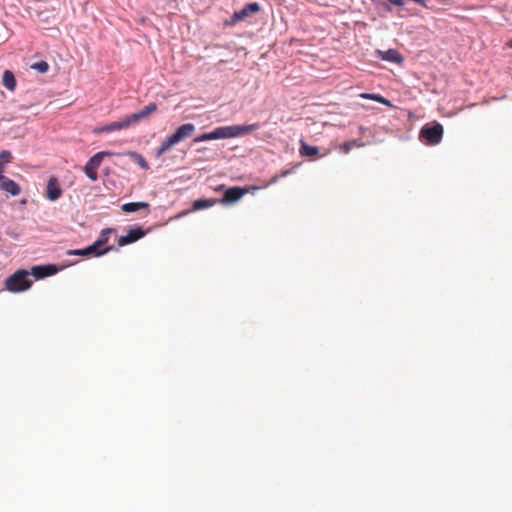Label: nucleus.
<instances>
[{"mask_svg":"<svg viewBox=\"0 0 512 512\" xmlns=\"http://www.w3.org/2000/svg\"><path fill=\"white\" fill-rule=\"evenodd\" d=\"M260 128L259 123H253L249 125H231V126H221L217 127L214 130L198 135L193 139V143H200L210 140L217 139H228V138H236L248 135L253 131H256Z\"/></svg>","mask_w":512,"mask_h":512,"instance_id":"1","label":"nucleus"},{"mask_svg":"<svg viewBox=\"0 0 512 512\" xmlns=\"http://www.w3.org/2000/svg\"><path fill=\"white\" fill-rule=\"evenodd\" d=\"M195 129L196 127L192 123H185L179 126L172 135L166 137L161 142L160 146L156 151V156H161L179 142L191 137L192 134L195 132Z\"/></svg>","mask_w":512,"mask_h":512,"instance_id":"2","label":"nucleus"},{"mask_svg":"<svg viewBox=\"0 0 512 512\" xmlns=\"http://www.w3.org/2000/svg\"><path fill=\"white\" fill-rule=\"evenodd\" d=\"M32 283L30 272L20 269L5 280V287L11 292H22L28 290Z\"/></svg>","mask_w":512,"mask_h":512,"instance_id":"3","label":"nucleus"},{"mask_svg":"<svg viewBox=\"0 0 512 512\" xmlns=\"http://www.w3.org/2000/svg\"><path fill=\"white\" fill-rule=\"evenodd\" d=\"M443 126L440 123L427 124L420 130L419 137L427 145H437L443 137Z\"/></svg>","mask_w":512,"mask_h":512,"instance_id":"4","label":"nucleus"},{"mask_svg":"<svg viewBox=\"0 0 512 512\" xmlns=\"http://www.w3.org/2000/svg\"><path fill=\"white\" fill-rule=\"evenodd\" d=\"M111 153L107 151H101L93 155L88 162L83 167V171L85 175L91 181H97L98 179V169L103 161V159L107 156H110Z\"/></svg>","mask_w":512,"mask_h":512,"instance_id":"5","label":"nucleus"},{"mask_svg":"<svg viewBox=\"0 0 512 512\" xmlns=\"http://www.w3.org/2000/svg\"><path fill=\"white\" fill-rule=\"evenodd\" d=\"M131 126H133V123L128 115L121 121H115L110 124L99 127L97 129H95L94 132L95 133L112 132V131L127 129Z\"/></svg>","mask_w":512,"mask_h":512,"instance_id":"6","label":"nucleus"},{"mask_svg":"<svg viewBox=\"0 0 512 512\" xmlns=\"http://www.w3.org/2000/svg\"><path fill=\"white\" fill-rule=\"evenodd\" d=\"M112 246H107L102 250H98L96 246L93 244L89 245L84 249L70 250L68 251L69 255H79V256H101L112 250Z\"/></svg>","mask_w":512,"mask_h":512,"instance_id":"7","label":"nucleus"},{"mask_svg":"<svg viewBox=\"0 0 512 512\" xmlns=\"http://www.w3.org/2000/svg\"><path fill=\"white\" fill-rule=\"evenodd\" d=\"M145 234L146 232L141 227H134L130 229L126 235L119 237L118 245L125 246L127 244L133 243L144 237Z\"/></svg>","mask_w":512,"mask_h":512,"instance_id":"8","label":"nucleus"},{"mask_svg":"<svg viewBox=\"0 0 512 512\" xmlns=\"http://www.w3.org/2000/svg\"><path fill=\"white\" fill-rule=\"evenodd\" d=\"M247 192H248V190L246 188H241V187L228 188L225 191L223 198L220 200V202L221 203H234V202L240 200Z\"/></svg>","mask_w":512,"mask_h":512,"instance_id":"9","label":"nucleus"},{"mask_svg":"<svg viewBox=\"0 0 512 512\" xmlns=\"http://www.w3.org/2000/svg\"><path fill=\"white\" fill-rule=\"evenodd\" d=\"M62 195V189L56 177L52 176L48 179L46 187V196L50 201H55Z\"/></svg>","mask_w":512,"mask_h":512,"instance_id":"10","label":"nucleus"},{"mask_svg":"<svg viewBox=\"0 0 512 512\" xmlns=\"http://www.w3.org/2000/svg\"><path fill=\"white\" fill-rule=\"evenodd\" d=\"M156 110H157V105L155 103H149L143 109H141L139 112L130 114L129 117H130L133 125H136L141 120L147 118L149 115H151Z\"/></svg>","mask_w":512,"mask_h":512,"instance_id":"11","label":"nucleus"},{"mask_svg":"<svg viewBox=\"0 0 512 512\" xmlns=\"http://www.w3.org/2000/svg\"><path fill=\"white\" fill-rule=\"evenodd\" d=\"M57 272V268L55 265H43V266H34L32 267L31 273L35 278L41 279L44 277L52 276Z\"/></svg>","mask_w":512,"mask_h":512,"instance_id":"12","label":"nucleus"},{"mask_svg":"<svg viewBox=\"0 0 512 512\" xmlns=\"http://www.w3.org/2000/svg\"><path fill=\"white\" fill-rule=\"evenodd\" d=\"M260 11V6L258 3L253 2L245 5L240 11L234 13L233 17L235 20L240 21L245 19L246 17L255 14Z\"/></svg>","mask_w":512,"mask_h":512,"instance_id":"13","label":"nucleus"},{"mask_svg":"<svg viewBox=\"0 0 512 512\" xmlns=\"http://www.w3.org/2000/svg\"><path fill=\"white\" fill-rule=\"evenodd\" d=\"M0 189L7 192L11 196H17L21 192L20 186L10 178H3V181L0 183Z\"/></svg>","mask_w":512,"mask_h":512,"instance_id":"14","label":"nucleus"},{"mask_svg":"<svg viewBox=\"0 0 512 512\" xmlns=\"http://www.w3.org/2000/svg\"><path fill=\"white\" fill-rule=\"evenodd\" d=\"M122 211L126 213L136 212L142 209L149 210V203L147 202H130L125 203L121 207Z\"/></svg>","mask_w":512,"mask_h":512,"instance_id":"15","label":"nucleus"},{"mask_svg":"<svg viewBox=\"0 0 512 512\" xmlns=\"http://www.w3.org/2000/svg\"><path fill=\"white\" fill-rule=\"evenodd\" d=\"M381 58L383 60L392 62V63H401L403 61L402 55L395 49H389L385 52H380Z\"/></svg>","mask_w":512,"mask_h":512,"instance_id":"16","label":"nucleus"},{"mask_svg":"<svg viewBox=\"0 0 512 512\" xmlns=\"http://www.w3.org/2000/svg\"><path fill=\"white\" fill-rule=\"evenodd\" d=\"M319 150L316 146L308 145L304 140L300 141L299 153L303 157H314L318 154Z\"/></svg>","mask_w":512,"mask_h":512,"instance_id":"17","label":"nucleus"},{"mask_svg":"<svg viewBox=\"0 0 512 512\" xmlns=\"http://www.w3.org/2000/svg\"><path fill=\"white\" fill-rule=\"evenodd\" d=\"M2 84L9 91H13L16 87V79L10 70H5L2 75Z\"/></svg>","mask_w":512,"mask_h":512,"instance_id":"18","label":"nucleus"},{"mask_svg":"<svg viewBox=\"0 0 512 512\" xmlns=\"http://www.w3.org/2000/svg\"><path fill=\"white\" fill-rule=\"evenodd\" d=\"M218 200L216 199H198L193 203V210H201L214 206Z\"/></svg>","mask_w":512,"mask_h":512,"instance_id":"19","label":"nucleus"},{"mask_svg":"<svg viewBox=\"0 0 512 512\" xmlns=\"http://www.w3.org/2000/svg\"><path fill=\"white\" fill-rule=\"evenodd\" d=\"M360 97H361L362 99L374 100V101H376V102H378V103H381V104H384V105H386V106H388V107H391V106H392L391 102H390L388 99H386V98H384L383 96L378 95V94L361 93V94H360Z\"/></svg>","mask_w":512,"mask_h":512,"instance_id":"20","label":"nucleus"},{"mask_svg":"<svg viewBox=\"0 0 512 512\" xmlns=\"http://www.w3.org/2000/svg\"><path fill=\"white\" fill-rule=\"evenodd\" d=\"M112 232L111 229H105L102 231L100 237L94 242V245L98 250H102L107 247L106 244L108 242V235Z\"/></svg>","mask_w":512,"mask_h":512,"instance_id":"21","label":"nucleus"},{"mask_svg":"<svg viewBox=\"0 0 512 512\" xmlns=\"http://www.w3.org/2000/svg\"><path fill=\"white\" fill-rule=\"evenodd\" d=\"M127 155H129L131 158H133L142 169H144V170L149 169V165L142 155H140L136 152H128Z\"/></svg>","mask_w":512,"mask_h":512,"instance_id":"22","label":"nucleus"},{"mask_svg":"<svg viewBox=\"0 0 512 512\" xmlns=\"http://www.w3.org/2000/svg\"><path fill=\"white\" fill-rule=\"evenodd\" d=\"M11 158L12 155L8 150H4L0 153V171H5V165L10 162Z\"/></svg>","mask_w":512,"mask_h":512,"instance_id":"23","label":"nucleus"},{"mask_svg":"<svg viewBox=\"0 0 512 512\" xmlns=\"http://www.w3.org/2000/svg\"><path fill=\"white\" fill-rule=\"evenodd\" d=\"M31 68L39 73H46L49 70V65L46 61H39L32 64Z\"/></svg>","mask_w":512,"mask_h":512,"instance_id":"24","label":"nucleus"},{"mask_svg":"<svg viewBox=\"0 0 512 512\" xmlns=\"http://www.w3.org/2000/svg\"><path fill=\"white\" fill-rule=\"evenodd\" d=\"M355 146H360V144L357 143L356 140H353V141H347L345 143H343L341 146H340V149L344 152V153H349V151L355 147Z\"/></svg>","mask_w":512,"mask_h":512,"instance_id":"25","label":"nucleus"},{"mask_svg":"<svg viewBox=\"0 0 512 512\" xmlns=\"http://www.w3.org/2000/svg\"><path fill=\"white\" fill-rule=\"evenodd\" d=\"M278 179H279L278 175L273 176L264 187H268L272 184H275L278 181Z\"/></svg>","mask_w":512,"mask_h":512,"instance_id":"26","label":"nucleus"},{"mask_svg":"<svg viewBox=\"0 0 512 512\" xmlns=\"http://www.w3.org/2000/svg\"><path fill=\"white\" fill-rule=\"evenodd\" d=\"M388 1L395 6H402L405 3V0H388Z\"/></svg>","mask_w":512,"mask_h":512,"instance_id":"27","label":"nucleus"},{"mask_svg":"<svg viewBox=\"0 0 512 512\" xmlns=\"http://www.w3.org/2000/svg\"><path fill=\"white\" fill-rule=\"evenodd\" d=\"M290 173V170H283L281 172V176H287Z\"/></svg>","mask_w":512,"mask_h":512,"instance_id":"28","label":"nucleus"},{"mask_svg":"<svg viewBox=\"0 0 512 512\" xmlns=\"http://www.w3.org/2000/svg\"><path fill=\"white\" fill-rule=\"evenodd\" d=\"M4 172L0 171V181L2 182L3 181V178H5V176L3 175Z\"/></svg>","mask_w":512,"mask_h":512,"instance_id":"29","label":"nucleus"},{"mask_svg":"<svg viewBox=\"0 0 512 512\" xmlns=\"http://www.w3.org/2000/svg\"><path fill=\"white\" fill-rule=\"evenodd\" d=\"M508 47L512 48V39L510 41L507 42L506 44Z\"/></svg>","mask_w":512,"mask_h":512,"instance_id":"30","label":"nucleus"}]
</instances>
